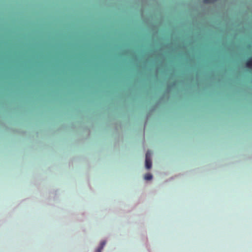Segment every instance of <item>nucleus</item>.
I'll return each mask as SVG.
<instances>
[{
  "instance_id": "f257e3e1",
  "label": "nucleus",
  "mask_w": 252,
  "mask_h": 252,
  "mask_svg": "<svg viewBox=\"0 0 252 252\" xmlns=\"http://www.w3.org/2000/svg\"><path fill=\"white\" fill-rule=\"evenodd\" d=\"M151 153L148 151L146 154V159H145V166L146 168L150 169L152 167V161L151 159Z\"/></svg>"
},
{
  "instance_id": "7ed1b4c3",
  "label": "nucleus",
  "mask_w": 252,
  "mask_h": 252,
  "mask_svg": "<svg viewBox=\"0 0 252 252\" xmlns=\"http://www.w3.org/2000/svg\"><path fill=\"white\" fill-rule=\"evenodd\" d=\"M246 65L249 68H252V57L250 58L246 63Z\"/></svg>"
},
{
  "instance_id": "f03ea898",
  "label": "nucleus",
  "mask_w": 252,
  "mask_h": 252,
  "mask_svg": "<svg viewBox=\"0 0 252 252\" xmlns=\"http://www.w3.org/2000/svg\"><path fill=\"white\" fill-rule=\"evenodd\" d=\"M106 241H103L100 243L99 247L96 250V252H101L104 246L105 245Z\"/></svg>"
},
{
  "instance_id": "20e7f679",
  "label": "nucleus",
  "mask_w": 252,
  "mask_h": 252,
  "mask_svg": "<svg viewBox=\"0 0 252 252\" xmlns=\"http://www.w3.org/2000/svg\"><path fill=\"white\" fill-rule=\"evenodd\" d=\"M152 177H153L152 175L151 174L147 173V174H145V175L144 176V179L146 180H150L152 179Z\"/></svg>"
}]
</instances>
